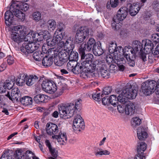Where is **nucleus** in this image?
I'll list each match as a JSON object with an SVG mask.
<instances>
[{"label":"nucleus","mask_w":159,"mask_h":159,"mask_svg":"<svg viewBox=\"0 0 159 159\" xmlns=\"http://www.w3.org/2000/svg\"><path fill=\"white\" fill-rule=\"evenodd\" d=\"M127 7L130 15L132 16H135L139 12L140 8V7L139 5L134 3L128 4Z\"/></svg>","instance_id":"nucleus-20"},{"label":"nucleus","mask_w":159,"mask_h":159,"mask_svg":"<svg viewBox=\"0 0 159 159\" xmlns=\"http://www.w3.org/2000/svg\"><path fill=\"white\" fill-rule=\"evenodd\" d=\"M147 148V145L144 142L140 143L138 146L137 152L138 154L143 155L144 152Z\"/></svg>","instance_id":"nucleus-32"},{"label":"nucleus","mask_w":159,"mask_h":159,"mask_svg":"<svg viewBox=\"0 0 159 159\" xmlns=\"http://www.w3.org/2000/svg\"><path fill=\"white\" fill-rule=\"evenodd\" d=\"M80 99H78L75 104H61L58 105L59 114L61 118L67 119L70 118L80 110Z\"/></svg>","instance_id":"nucleus-3"},{"label":"nucleus","mask_w":159,"mask_h":159,"mask_svg":"<svg viewBox=\"0 0 159 159\" xmlns=\"http://www.w3.org/2000/svg\"><path fill=\"white\" fill-rule=\"evenodd\" d=\"M5 96L12 102H14L18 101L21 96L20 91L17 88L13 89L11 92H7Z\"/></svg>","instance_id":"nucleus-16"},{"label":"nucleus","mask_w":159,"mask_h":159,"mask_svg":"<svg viewBox=\"0 0 159 159\" xmlns=\"http://www.w3.org/2000/svg\"><path fill=\"white\" fill-rule=\"evenodd\" d=\"M141 122V120L138 117H135L132 118L131 120V125L133 127L136 125H139Z\"/></svg>","instance_id":"nucleus-46"},{"label":"nucleus","mask_w":159,"mask_h":159,"mask_svg":"<svg viewBox=\"0 0 159 159\" xmlns=\"http://www.w3.org/2000/svg\"><path fill=\"white\" fill-rule=\"evenodd\" d=\"M156 82L154 81H150L148 82L143 83L142 85V91L146 95H148L151 94L155 88Z\"/></svg>","instance_id":"nucleus-13"},{"label":"nucleus","mask_w":159,"mask_h":159,"mask_svg":"<svg viewBox=\"0 0 159 159\" xmlns=\"http://www.w3.org/2000/svg\"><path fill=\"white\" fill-rule=\"evenodd\" d=\"M133 57H132V58L130 60L127 61L129 65L131 66H134L135 65L133 59Z\"/></svg>","instance_id":"nucleus-63"},{"label":"nucleus","mask_w":159,"mask_h":159,"mask_svg":"<svg viewBox=\"0 0 159 159\" xmlns=\"http://www.w3.org/2000/svg\"><path fill=\"white\" fill-rule=\"evenodd\" d=\"M48 97L44 94H38L34 98V100L37 103L46 102L47 101Z\"/></svg>","instance_id":"nucleus-25"},{"label":"nucleus","mask_w":159,"mask_h":159,"mask_svg":"<svg viewBox=\"0 0 159 159\" xmlns=\"http://www.w3.org/2000/svg\"><path fill=\"white\" fill-rule=\"evenodd\" d=\"M64 35L62 29H57L55 32L53 38L51 39L50 38L48 40H47L48 45L52 46L57 44L58 47H62L64 44L66 45L67 43L70 44L73 40V38L70 37L65 41L62 40Z\"/></svg>","instance_id":"nucleus-6"},{"label":"nucleus","mask_w":159,"mask_h":159,"mask_svg":"<svg viewBox=\"0 0 159 159\" xmlns=\"http://www.w3.org/2000/svg\"><path fill=\"white\" fill-rule=\"evenodd\" d=\"M119 0H110V3L112 7L115 8L118 6L119 4Z\"/></svg>","instance_id":"nucleus-55"},{"label":"nucleus","mask_w":159,"mask_h":159,"mask_svg":"<svg viewBox=\"0 0 159 159\" xmlns=\"http://www.w3.org/2000/svg\"><path fill=\"white\" fill-rule=\"evenodd\" d=\"M125 114L127 115H132L134 112L135 106L132 103H130L126 106Z\"/></svg>","instance_id":"nucleus-28"},{"label":"nucleus","mask_w":159,"mask_h":159,"mask_svg":"<svg viewBox=\"0 0 159 159\" xmlns=\"http://www.w3.org/2000/svg\"><path fill=\"white\" fill-rule=\"evenodd\" d=\"M123 58H120V59L118 58V57H116L115 58V62L117 64L119 69L121 71H123L125 69V67L122 64L123 62Z\"/></svg>","instance_id":"nucleus-29"},{"label":"nucleus","mask_w":159,"mask_h":159,"mask_svg":"<svg viewBox=\"0 0 159 159\" xmlns=\"http://www.w3.org/2000/svg\"><path fill=\"white\" fill-rule=\"evenodd\" d=\"M89 30L86 26H82L79 28L75 36V40L78 43H80L89 35Z\"/></svg>","instance_id":"nucleus-10"},{"label":"nucleus","mask_w":159,"mask_h":159,"mask_svg":"<svg viewBox=\"0 0 159 159\" xmlns=\"http://www.w3.org/2000/svg\"><path fill=\"white\" fill-rule=\"evenodd\" d=\"M126 102H125L122 103H120V104H119L117 105V109L118 111L120 113H123L124 111L125 112V110H126V107H125L124 104Z\"/></svg>","instance_id":"nucleus-48"},{"label":"nucleus","mask_w":159,"mask_h":159,"mask_svg":"<svg viewBox=\"0 0 159 159\" xmlns=\"http://www.w3.org/2000/svg\"><path fill=\"white\" fill-rule=\"evenodd\" d=\"M48 27L49 29L52 30H54L56 26V23L53 20H49L48 22Z\"/></svg>","instance_id":"nucleus-49"},{"label":"nucleus","mask_w":159,"mask_h":159,"mask_svg":"<svg viewBox=\"0 0 159 159\" xmlns=\"http://www.w3.org/2000/svg\"><path fill=\"white\" fill-rule=\"evenodd\" d=\"M100 70L101 75L103 77L108 78L109 77L110 74L109 70L103 69L102 67H101Z\"/></svg>","instance_id":"nucleus-42"},{"label":"nucleus","mask_w":159,"mask_h":159,"mask_svg":"<svg viewBox=\"0 0 159 159\" xmlns=\"http://www.w3.org/2000/svg\"><path fill=\"white\" fill-rule=\"evenodd\" d=\"M53 58H54V63L56 66H62L66 61L65 59L58 57H53Z\"/></svg>","instance_id":"nucleus-34"},{"label":"nucleus","mask_w":159,"mask_h":159,"mask_svg":"<svg viewBox=\"0 0 159 159\" xmlns=\"http://www.w3.org/2000/svg\"><path fill=\"white\" fill-rule=\"evenodd\" d=\"M29 33H32L31 36V39H32L34 40L40 41L43 39H46L47 42V40H48L49 39L51 38L50 33L47 30H43L39 33H34L32 31H30Z\"/></svg>","instance_id":"nucleus-11"},{"label":"nucleus","mask_w":159,"mask_h":159,"mask_svg":"<svg viewBox=\"0 0 159 159\" xmlns=\"http://www.w3.org/2000/svg\"><path fill=\"white\" fill-rule=\"evenodd\" d=\"M43 90L49 93H53L57 90V86L53 81H43L41 84Z\"/></svg>","instance_id":"nucleus-12"},{"label":"nucleus","mask_w":159,"mask_h":159,"mask_svg":"<svg viewBox=\"0 0 159 159\" xmlns=\"http://www.w3.org/2000/svg\"><path fill=\"white\" fill-rule=\"evenodd\" d=\"M102 102L103 105H108L110 104L109 98H107V96L104 97L102 100Z\"/></svg>","instance_id":"nucleus-58"},{"label":"nucleus","mask_w":159,"mask_h":159,"mask_svg":"<svg viewBox=\"0 0 159 159\" xmlns=\"http://www.w3.org/2000/svg\"><path fill=\"white\" fill-rule=\"evenodd\" d=\"M152 53L155 55L159 54V44L157 45L154 49L152 50Z\"/></svg>","instance_id":"nucleus-60"},{"label":"nucleus","mask_w":159,"mask_h":159,"mask_svg":"<svg viewBox=\"0 0 159 159\" xmlns=\"http://www.w3.org/2000/svg\"><path fill=\"white\" fill-rule=\"evenodd\" d=\"M32 41L31 38L27 42H24L22 46L20 47V50L22 52L27 56L30 53H33L37 50L39 47V45Z\"/></svg>","instance_id":"nucleus-8"},{"label":"nucleus","mask_w":159,"mask_h":159,"mask_svg":"<svg viewBox=\"0 0 159 159\" xmlns=\"http://www.w3.org/2000/svg\"><path fill=\"white\" fill-rule=\"evenodd\" d=\"M93 99L97 102H100L101 100L100 94L99 93H93L92 96Z\"/></svg>","instance_id":"nucleus-54"},{"label":"nucleus","mask_w":159,"mask_h":159,"mask_svg":"<svg viewBox=\"0 0 159 159\" xmlns=\"http://www.w3.org/2000/svg\"><path fill=\"white\" fill-rule=\"evenodd\" d=\"M125 51L123 52L124 57L126 59L127 61L130 60L132 58V57H135V54L137 52H136L133 55L131 52V50H133V47L131 48L130 46H126L125 48Z\"/></svg>","instance_id":"nucleus-22"},{"label":"nucleus","mask_w":159,"mask_h":159,"mask_svg":"<svg viewBox=\"0 0 159 159\" xmlns=\"http://www.w3.org/2000/svg\"><path fill=\"white\" fill-rule=\"evenodd\" d=\"M16 158L17 159H25V154L21 150H17L15 154Z\"/></svg>","instance_id":"nucleus-41"},{"label":"nucleus","mask_w":159,"mask_h":159,"mask_svg":"<svg viewBox=\"0 0 159 159\" xmlns=\"http://www.w3.org/2000/svg\"><path fill=\"white\" fill-rule=\"evenodd\" d=\"M106 61L109 64L112 62L113 58L111 56H108L107 57Z\"/></svg>","instance_id":"nucleus-64"},{"label":"nucleus","mask_w":159,"mask_h":159,"mask_svg":"<svg viewBox=\"0 0 159 159\" xmlns=\"http://www.w3.org/2000/svg\"><path fill=\"white\" fill-rule=\"evenodd\" d=\"M116 50H115V52H114L115 54H117V56L115 55V58L116 57H118V59H120V53L121 52V51L122 52L123 51V52L125 51V49H123L122 47L121 46H119L116 47Z\"/></svg>","instance_id":"nucleus-44"},{"label":"nucleus","mask_w":159,"mask_h":159,"mask_svg":"<svg viewBox=\"0 0 159 159\" xmlns=\"http://www.w3.org/2000/svg\"><path fill=\"white\" fill-rule=\"evenodd\" d=\"M25 159H39L34 153L30 151H27L25 153Z\"/></svg>","instance_id":"nucleus-39"},{"label":"nucleus","mask_w":159,"mask_h":159,"mask_svg":"<svg viewBox=\"0 0 159 159\" xmlns=\"http://www.w3.org/2000/svg\"><path fill=\"white\" fill-rule=\"evenodd\" d=\"M46 127L47 133L50 135L56 134L59 131L57 126L54 124H47Z\"/></svg>","instance_id":"nucleus-21"},{"label":"nucleus","mask_w":159,"mask_h":159,"mask_svg":"<svg viewBox=\"0 0 159 159\" xmlns=\"http://www.w3.org/2000/svg\"><path fill=\"white\" fill-rule=\"evenodd\" d=\"M120 21L117 20L116 18H113L111 23V26L113 29L115 30H118L120 27V25L119 23Z\"/></svg>","instance_id":"nucleus-37"},{"label":"nucleus","mask_w":159,"mask_h":159,"mask_svg":"<svg viewBox=\"0 0 159 159\" xmlns=\"http://www.w3.org/2000/svg\"><path fill=\"white\" fill-rule=\"evenodd\" d=\"M20 101L21 103L25 106L31 105L32 103V98L28 96L22 98Z\"/></svg>","instance_id":"nucleus-33"},{"label":"nucleus","mask_w":159,"mask_h":159,"mask_svg":"<svg viewBox=\"0 0 159 159\" xmlns=\"http://www.w3.org/2000/svg\"><path fill=\"white\" fill-rule=\"evenodd\" d=\"M6 89L4 83L0 82V93H5L6 91Z\"/></svg>","instance_id":"nucleus-56"},{"label":"nucleus","mask_w":159,"mask_h":159,"mask_svg":"<svg viewBox=\"0 0 159 159\" xmlns=\"http://www.w3.org/2000/svg\"><path fill=\"white\" fill-rule=\"evenodd\" d=\"M12 2V3L18 4L19 6L18 7L23 11H26L29 8V5L26 3L19 2H16V3H13Z\"/></svg>","instance_id":"nucleus-36"},{"label":"nucleus","mask_w":159,"mask_h":159,"mask_svg":"<svg viewBox=\"0 0 159 159\" xmlns=\"http://www.w3.org/2000/svg\"><path fill=\"white\" fill-rule=\"evenodd\" d=\"M93 52L94 54L96 56L102 55L103 53V51L101 46H95L93 48Z\"/></svg>","instance_id":"nucleus-35"},{"label":"nucleus","mask_w":159,"mask_h":159,"mask_svg":"<svg viewBox=\"0 0 159 159\" xmlns=\"http://www.w3.org/2000/svg\"><path fill=\"white\" fill-rule=\"evenodd\" d=\"M116 47V43L114 42H111L109 48V51L111 53H113L115 52V50Z\"/></svg>","instance_id":"nucleus-50"},{"label":"nucleus","mask_w":159,"mask_h":159,"mask_svg":"<svg viewBox=\"0 0 159 159\" xmlns=\"http://www.w3.org/2000/svg\"><path fill=\"white\" fill-rule=\"evenodd\" d=\"M0 159H15L12 151L10 150L4 151Z\"/></svg>","instance_id":"nucleus-26"},{"label":"nucleus","mask_w":159,"mask_h":159,"mask_svg":"<svg viewBox=\"0 0 159 159\" xmlns=\"http://www.w3.org/2000/svg\"><path fill=\"white\" fill-rule=\"evenodd\" d=\"M137 135L138 139L140 140H143L145 139L148 135L147 133L143 130V129L139 128L138 129Z\"/></svg>","instance_id":"nucleus-30"},{"label":"nucleus","mask_w":159,"mask_h":159,"mask_svg":"<svg viewBox=\"0 0 159 159\" xmlns=\"http://www.w3.org/2000/svg\"><path fill=\"white\" fill-rule=\"evenodd\" d=\"M81 55V62L86 68V70L87 72L92 73L93 72L96 68L97 65L100 67L101 63L99 60H95L93 61V55L90 53L86 54L84 52H79Z\"/></svg>","instance_id":"nucleus-5"},{"label":"nucleus","mask_w":159,"mask_h":159,"mask_svg":"<svg viewBox=\"0 0 159 159\" xmlns=\"http://www.w3.org/2000/svg\"><path fill=\"white\" fill-rule=\"evenodd\" d=\"M96 45V42L94 39L93 38H90L87 44H83L79 48V52H84L85 51H89L92 49L93 50V48Z\"/></svg>","instance_id":"nucleus-15"},{"label":"nucleus","mask_w":159,"mask_h":159,"mask_svg":"<svg viewBox=\"0 0 159 159\" xmlns=\"http://www.w3.org/2000/svg\"><path fill=\"white\" fill-rule=\"evenodd\" d=\"M70 44H66V45L64 44L62 47H58L59 49H52L49 50V53L52 57H60L63 58L69 55L71 51L73 49L74 47V40Z\"/></svg>","instance_id":"nucleus-7"},{"label":"nucleus","mask_w":159,"mask_h":159,"mask_svg":"<svg viewBox=\"0 0 159 159\" xmlns=\"http://www.w3.org/2000/svg\"><path fill=\"white\" fill-rule=\"evenodd\" d=\"M41 13L39 11L34 12L33 14V18L36 21H39L41 18Z\"/></svg>","instance_id":"nucleus-51"},{"label":"nucleus","mask_w":159,"mask_h":159,"mask_svg":"<svg viewBox=\"0 0 159 159\" xmlns=\"http://www.w3.org/2000/svg\"><path fill=\"white\" fill-rule=\"evenodd\" d=\"M26 75H19L16 80V83L17 85L19 86H22L25 84Z\"/></svg>","instance_id":"nucleus-31"},{"label":"nucleus","mask_w":159,"mask_h":159,"mask_svg":"<svg viewBox=\"0 0 159 159\" xmlns=\"http://www.w3.org/2000/svg\"><path fill=\"white\" fill-rule=\"evenodd\" d=\"M153 44L149 40H143L142 43L138 41H135L133 43V50H131L132 54L140 51V57L144 62L147 60V55L152 52Z\"/></svg>","instance_id":"nucleus-2"},{"label":"nucleus","mask_w":159,"mask_h":159,"mask_svg":"<svg viewBox=\"0 0 159 159\" xmlns=\"http://www.w3.org/2000/svg\"><path fill=\"white\" fill-rule=\"evenodd\" d=\"M57 96L61 95L63 92L64 89L63 87H60V88L57 89Z\"/></svg>","instance_id":"nucleus-62"},{"label":"nucleus","mask_w":159,"mask_h":159,"mask_svg":"<svg viewBox=\"0 0 159 159\" xmlns=\"http://www.w3.org/2000/svg\"><path fill=\"white\" fill-rule=\"evenodd\" d=\"M157 1L154 2L155 4H157L156 7H155V9L156 11L157 16L159 18V3H157Z\"/></svg>","instance_id":"nucleus-61"},{"label":"nucleus","mask_w":159,"mask_h":159,"mask_svg":"<svg viewBox=\"0 0 159 159\" xmlns=\"http://www.w3.org/2000/svg\"><path fill=\"white\" fill-rule=\"evenodd\" d=\"M38 78L35 75L27 76L26 75L25 83L28 86H31L38 81Z\"/></svg>","instance_id":"nucleus-24"},{"label":"nucleus","mask_w":159,"mask_h":159,"mask_svg":"<svg viewBox=\"0 0 159 159\" xmlns=\"http://www.w3.org/2000/svg\"><path fill=\"white\" fill-rule=\"evenodd\" d=\"M50 57H48L47 56H45L43 58L42 61V63L43 66H44L48 67L51 66L53 63V58L54 57L50 55Z\"/></svg>","instance_id":"nucleus-27"},{"label":"nucleus","mask_w":159,"mask_h":159,"mask_svg":"<svg viewBox=\"0 0 159 159\" xmlns=\"http://www.w3.org/2000/svg\"><path fill=\"white\" fill-rule=\"evenodd\" d=\"M112 91V89L111 87L108 86L105 87L101 94V97H102L103 96L105 95H107L110 93Z\"/></svg>","instance_id":"nucleus-47"},{"label":"nucleus","mask_w":159,"mask_h":159,"mask_svg":"<svg viewBox=\"0 0 159 159\" xmlns=\"http://www.w3.org/2000/svg\"><path fill=\"white\" fill-rule=\"evenodd\" d=\"M152 38L153 41L159 43V34H152Z\"/></svg>","instance_id":"nucleus-57"},{"label":"nucleus","mask_w":159,"mask_h":159,"mask_svg":"<svg viewBox=\"0 0 159 159\" xmlns=\"http://www.w3.org/2000/svg\"><path fill=\"white\" fill-rule=\"evenodd\" d=\"M32 33H27L26 28L24 25L14 26L10 32V38L12 41L19 44L27 42L31 38Z\"/></svg>","instance_id":"nucleus-1"},{"label":"nucleus","mask_w":159,"mask_h":159,"mask_svg":"<svg viewBox=\"0 0 159 159\" xmlns=\"http://www.w3.org/2000/svg\"><path fill=\"white\" fill-rule=\"evenodd\" d=\"M6 59L7 64L9 65L12 64L14 62V58L10 56H7Z\"/></svg>","instance_id":"nucleus-53"},{"label":"nucleus","mask_w":159,"mask_h":159,"mask_svg":"<svg viewBox=\"0 0 159 159\" xmlns=\"http://www.w3.org/2000/svg\"><path fill=\"white\" fill-rule=\"evenodd\" d=\"M138 90L133 86L129 85V88H127L123 90L120 91L121 94H123V98L126 99V102L127 99H134L137 94Z\"/></svg>","instance_id":"nucleus-9"},{"label":"nucleus","mask_w":159,"mask_h":159,"mask_svg":"<svg viewBox=\"0 0 159 159\" xmlns=\"http://www.w3.org/2000/svg\"><path fill=\"white\" fill-rule=\"evenodd\" d=\"M73 125L74 129L77 131H80L84 128V122L80 115H77L75 116Z\"/></svg>","instance_id":"nucleus-14"},{"label":"nucleus","mask_w":159,"mask_h":159,"mask_svg":"<svg viewBox=\"0 0 159 159\" xmlns=\"http://www.w3.org/2000/svg\"><path fill=\"white\" fill-rule=\"evenodd\" d=\"M5 84L6 88L8 89H11L14 85V82L11 80H7L5 83Z\"/></svg>","instance_id":"nucleus-45"},{"label":"nucleus","mask_w":159,"mask_h":159,"mask_svg":"<svg viewBox=\"0 0 159 159\" xmlns=\"http://www.w3.org/2000/svg\"><path fill=\"white\" fill-rule=\"evenodd\" d=\"M52 138L55 139L57 142L61 145L66 144L67 141V139L66 134L64 132H60L58 135H54L52 137Z\"/></svg>","instance_id":"nucleus-18"},{"label":"nucleus","mask_w":159,"mask_h":159,"mask_svg":"<svg viewBox=\"0 0 159 159\" xmlns=\"http://www.w3.org/2000/svg\"><path fill=\"white\" fill-rule=\"evenodd\" d=\"M19 5L16 3H12L10 7V10L6 12L4 14L5 23L7 25L10 26L13 23L14 15L21 21H23L25 18V15L23 12L15 7H18Z\"/></svg>","instance_id":"nucleus-4"},{"label":"nucleus","mask_w":159,"mask_h":159,"mask_svg":"<svg viewBox=\"0 0 159 159\" xmlns=\"http://www.w3.org/2000/svg\"><path fill=\"white\" fill-rule=\"evenodd\" d=\"M40 55L38 52H35L33 54V57L35 60L39 61L41 60Z\"/></svg>","instance_id":"nucleus-59"},{"label":"nucleus","mask_w":159,"mask_h":159,"mask_svg":"<svg viewBox=\"0 0 159 159\" xmlns=\"http://www.w3.org/2000/svg\"><path fill=\"white\" fill-rule=\"evenodd\" d=\"M49 150L52 157L48 156V159H56L58 156L57 151L54 148H52Z\"/></svg>","instance_id":"nucleus-40"},{"label":"nucleus","mask_w":159,"mask_h":159,"mask_svg":"<svg viewBox=\"0 0 159 159\" xmlns=\"http://www.w3.org/2000/svg\"><path fill=\"white\" fill-rule=\"evenodd\" d=\"M73 49L70 52L69 57V60L77 61L78 58V53L75 51H72Z\"/></svg>","instance_id":"nucleus-38"},{"label":"nucleus","mask_w":159,"mask_h":159,"mask_svg":"<svg viewBox=\"0 0 159 159\" xmlns=\"http://www.w3.org/2000/svg\"><path fill=\"white\" fill-rule=\"evenodd\" d=\"M85 66L81 62V63L77 62V65H75L74 68L71 71L75 74L80 73L83 71L87 72V71L85 70L86 69Z\"/></svg>","instance_id":"nucleus-23"},{"label":"nucleus","mask_w":159,"mask_h":159,"mask_svg":"<svg viewBox=\"0 0 159 159\" xmlns=\"http://www.w3.org/2000/svg\"><path fill=\"white\" fill-rule=\"evenodd\" d=\"M110 154L109 151L105 150H101L100 151L97 152L95 153V155L96 156H97L98 155H109Z\"/></svg>","instance_id":"nucleus-52"},{"label":"nucleus","mask_w":159,"mask_h":159,"mask_svg":"<svg viewBox=\"0 0 159 159\" xmlns=\"http://www.w3.org/2000/svg\"><path fill=\"white\" fill-rule=\"evenodd\" d=\"M77 61L69 60L67 64V69L71 71L74 68L75 65H77Z\"/></svg>","instance_id":"nucleus-43"},{"label":"nucleus","mask_w":159,"mask_h":159,"mask_svg":"<svg viewBox=\"0 0 159 159\" xmlns=\"http://www.w3.org/2000/svg\"><path fill=\"white\" fill-rule=\"evenodd\" d=\"M119 94L118 96L117 99L115 95H111L109 97V101L110 104L113 105L114 106H116L118 104V101L120 103H124L126 102V99L125 98H123V94H121L120 91L117 92Z\"/></svg>","instance_id":"nucleus-17"},{"label":"nucleus","mask_w":159,"mask_h":159,"mask_svg":"<svg viewBox=\"0 0 159 159\" xmlns=\"http://www.w3.org/2000/svg\"><path fill=\"white\" fill-rule=\"evenodd\" d=\"M128 9L125 7H121L117 11L116 17L117 20L122 21L125 19L128 15Z\"/></svg>","instance_id":"nucleus-19"}]
</instances>
